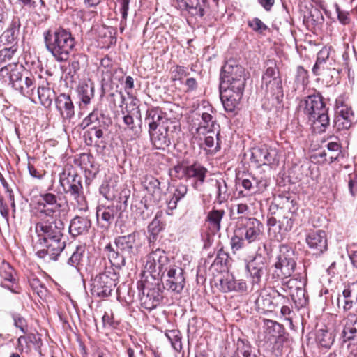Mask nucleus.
I'll return each mask as SVG.
<instances>
[{
    "label": "nucleus",
    "mask_w": 357,
    "mask_h": 357,
    "mask_svg": "<svg viewBox=\"0 0 357 357\" xmlns=\"http://www.w3.org/2000/svg\"><path fill=\"white\" fill-rule=\"evenodd\" d=\"M38 218L35 230L40 244L45 248L38 250L36 255L40 258L48 256L50 260L56 261L66 247L64 223L55 216Z\"/></svg>",
    "instance_id": "nucleus-1"
},
{
    "label": "nucleus",
    "mask_w": 357,
    "mask_h": 357,
    "mask_svg": "<svg viewBox=\"0 0 357 357\" xmlns=\"http://www.w3.org/2000/svg\"><path fill=\"white\" fill-rule=\"evenodd\" d=\"M0 81L30 99L37 87L34 75L17 62H12L0 68Z\"/></svg>",
    "instance_id": "nucleus-2"
},
{
    "label": "nucleus",
    "mask_w": 357,
    "mask_h": 357,
    "mask_svg": "<svg viewBox=\"0 0 357 357\" xmlns=\"http://www.w3.org/2000/svg\"><path fill=\"white\" fill-rule=\"evenodd\" d=\"M298 109L303 112L308 121L319 132H324L330 124L328 109L319 92H314L301 99L298 103Z\"/></svg>",
    "instance_id": "nucleus-3"
},
{
    "label": "nucleus",
    "mask_w": 357,
    "mask_h": 357,
    "mask_svg": "<svg viewBox=\"0 0 357 357\" xmlns=\"http://www.w3.org/2000/svg\"><path fill=\"white\" fill-rule=\"evenodd\" d=\"M45 47L58 62L66 61L75 47V39L71 33L64 29L44 33Z\"/></svg>",
    "instance_id": "nucleus-4"
},
{
    "label": "nucleus",
    "mask_w": 357,
    "mask_h": 357,
    "mask_svg": "<svg viewBox=\"0 0 357 357\" xmlns=\"http://www.w3.org/2000/svg\"><path fill=\"white\" fill-rule=\"evenodd\" d=\"M263 224L255 218L237 220L230 242L231 249L239 250L245 247L246 242L252 243L259 241L263 235Z\"/></svg>",
    "instance_id": "nucleus-5"
},
{
    "label": "nucleus",
    "mask_w": 357,
    "mask_h": 357,
    "mask_svg": "<svg viewBox=\"0 0 357 357\" xmlns=\"http://www.w3.org/2000/svg\"><path fill=\"white\" fill-rule=\"evenodd\" d=\"M265 88L266 96L272 98L275 103L282 102L284 97L282 81L276 64L269 61L262 75V88Z\"/></svg>",
    "instance_id": "nucleus-6"
},
{
    "label": "nucleus",
    "mask_w": 357,
    "mask_h": 357,
    "mask_svg": "<svg viewBox=\"0 0 357 357\" xmlns=\"http://www.w3.org/2000/svg\"><path fill=\"white\" fill-rule=\"evenodd\" d=\"M245 80V69L234 61H229L221 70L220 89L244 90Z\"/></svg>",
    "instance_id": "nucleus-7"
},
{
    "label": "nucleus",
    "mask_w": 357,
    "mask_h": 357,
    "mask_svg": "<svg viewBox=\"0 0 357 357\" xmlns=\"http://www.w3.org/2000/svg\"><path fill=\"white\" fill-rule=\"evenodd\" d=\"M296 266L294 250L288 245L282 244L279 248L273 277L278 280L287 279L292 275Z\"/></svg>",
    "instance_id": "nucleus-8"
},
{
    "label": "nucleus",
    "mask_w": 357,
    "mask_h": 357,
    "mask_svg": "<svg viewBox=\"0 0 357 357\" xmlns=\"http://www.w3.org/2000/svg\"><path fill=\"white\" fill-rule=\"evenodd\" d=\"M96 218L102 234L99 244L104 248L105 251L108 252V259L111 262L109 253L112 252V245L109 241V229L112 223V202H99L96 210Z\"/></svg>",
    "instance_id": "nucleus-9"
},
{
    "label": "nucleus",
    "mask_w": 357,
    "mask_h": 357,
    "mask_svg": "<svg viewBox=\"0 0 357 357\" xmlns=\"http://www.w3.org/2000/svg\"><path fill=\"white\" fill-rule=\"evenodd\" d=\"M35 209L37 218L60 217L62 213L63 215L66 213V210L59 202L57 196L47 192L40 194V199L36 203Z\"/></svg>",
    "instance_id": "nucleus-10"
},
{
    "label": "nucleus",
    "mask_w": 357,
    "mask_h": 357,
    "mask_svg": "<svg viewBox=\"0 0 357 357\" xmlns=\"http://www.w3.org/2000/svg\"><path fill=\"white\" fill-rule=\"evenodd\" d=\"M139 291H142L140 298L142 306L151 311L160 305L163 298L162 287L157 282L153 287H150L149 281L139 282L137 283Z\"/></svg>",
    "instance_id": "nucleus-11"
},
{
    "label": "nucleus",
    "mask_w": 357,
    "mask_h": 357,
    "mask_svg": "<svg viewBox=\"0 0 357 357\" xmlns=\"http://www.w3.org/2000/svg\"><path fill=\"white\" fill-rule=\"evenodd\" d=\"M172 264L166 252L163 250L157 248L147 255L145 268L152 277L158 275L165 278L167 268Z\"/></svg>",
    "instance_id": "nucleus-12"
},
{
    "label": "nucleus",
    "mask_w": 357,
    "mask_h": 357,
    "mask_svg": "<svg viewBox=\"0 0 357 357\" xmlns=\"http://www.w3.org/2000/svg\"><path fill=\"white\" fill-rule=\"evenodd\" d=\"M245 268L248 272L250 291H259L261 287L262 277L266 271L263 257L261 255L255 256L252 260L247 262Z\"/></svg>",
    "instance_id": "nucleus-13"
},
{
    "label": "nucleus",
    "mask_w": 357,
    "mask_h": 357,
    "mask_svg": "<svg viewBox=\"0 0 357 357\" xmlns=\"http://www.w3.org/2000/svg\"><path fill=\"white\" fill-rule=\"evenodd\" d=\"M192 121V127H195V134L200 138L202 135L205 136L207 133L218 132L220 129L215 118L208 111L198 109Z\"/></svg>",
    "instance_id": "nucleus-14"
},
{
    "label": "nucleus",
    "mask_w": 357,
    "mask_h": 357,
    "mask_svg": "<svg viewBox=\"0 0 357 357\" xmlns=\"http://www.w3.org/2000/svg\"><path fill=\"white\" fill-rule=\"evenodd\" d=\"M59 183L63 192L71 197L83 191L82 177L70 167H65L59 174Z\"/></svg>",
    "instance_id": "nucleus-15"
},
{
    "label": "nucleus",
    "mask_w": 357,
    "mask_h": 357,
    "mask_svg": "<svg viewBox=\"0 0 357 357\" xmlns=\"http://www.w3.org/2000/svg\"><path fill=\"white\" fill-rule=\"evenodd\" d=\"M279 160L278 151L274 147L263 144L252 150L251 161L259 166L275 167L278 165Z\"/></svg>",
    "instance_id": "nucleus-16"
},
{
    "label": "nucleus",
    "mask_w": 357,
    "mask_h": 357,
    "mask_svg": "<svg viewBox=\"0 0 357 357\" xmlns=\"http://www.w3.org/2000/svg\"><path fill=\"white\" fill-rule=\"evenodd\" d=\"M184 271L182 268L172 264L165 273V284L163 288L168 291L180 294L184 288L185 280L183 275Z\"/></svg>",
    "instance_id": "nucleus-17"
},
{
    "label": "nucleus",
    "mask_w": 357,
    "mask_h": 357,
    "mask_svg": "<svg viewBox=\"0 0 357 357\" xmlns=\"http://www.w3.org/2000/svg\"><path fill=\"white\" fill-rule=\"evenodd\" d=\"M336 117L335 126L338 130L349 129L354 120L351 107L347 103L343 96H339L335 105Z\"/></svg>",
    "instance_id": "nucleus-18"
},
{
    "label": "nucleus",
    "mask_w": 357,
    "mask_h": 357,
    "mask_svg": "<svg viewBox=\"0 0 357 357\" xmlns=\"http://www.w3.org/2000/svg\"><path fill=\"white\" fill-rule=\"evenodd\" d=\"M175 7L196 20L202 19L207 7L206 0H174Z\"/></svg>",
    "instance_id": "nucleus-19"
},
{
    "label": "nucleus",
    "mask_w": 357,
    "mask_h": 357,
    "mask_svg": "<svg viewBox=\"0 0 357 357\" xmlns=\"http://www.w3.org/2000/svg\"><path fill=\"white\" fill-rule=\"evenodd\" d=\"M305 242L312 255L319 256L328 248L326 232L323 230H313L306 235Z\"/></svg>",
    "instance_id": "nucleus-20"
},
{
    "label": "nucleus",
    "mask_w": 357,
    "mask_h": 357,
    "mask_svg": "<svg viewBox=\"0 0 357 357\" xmlns=\"http://www.w3.org/2000/svg\"><path fill=\"white\" fill-rule=\"evenodd\" d=\"M241 185L246 192L244 193L243 191H240L238 195L245 197L264 192L268 186V181L262 176H255L250 175L248 178L242 179Z\"/></svg>",
    "instance_id": "nucleus-21"
},
{
    "label": "nucleus",
    "mask_w": 357,
    "mask_h": 357,
    "mask_svg": "<svg viewBox=\"0 0 357 357\" xmlns=\"http://www.w3.org/2000/svg\"><path fill=\"white\" fill-rule=\"evenodd\" d=\"M110 272L105 271L96 277L91 289V294L100 298L108 297L112 293V278Z\"/></svg>",
    "instance_id": "nucleus-22"
},
{
    "label": "nucleus",
    "mask_w": 357,
    "mask_h": 357,
    "mask_svg": "<svg viewBox=\"0 0 357 357\" xmlns=\"http://www.w3.org/2000/svg\"><path fill=\"white\" fill-rule=\"evenodd\" d=\"M244 90L220 89L222 103L227 112H234L242 98Z\"/></svg>",
    "instance_id": "nucleus-23"
},
{
    "label": "nucleus",
    "mask_w": 357,
    "mask_h": 357,
    "mask_svg": "<svg viewBox=\"0 0 357 357\" xmlns=\"http://www.w3.org/2000/svg\"><path fill=\"white\" fill-rule=\"evenodd\" d=\"M98 70L101 73L100 82L102 93H109L112 96V59L109 55L101 59Z\"/></svg>",
    "instance_id": "nucleus-24"
},
{
    "label": "nucleus",
    "mask_w": 357,
    "mask_h": 357,
    "mask_svg": "<svg viewBox=\"0 0 357 357\" xmlns=\"http://www.w3.org/2000/svg\"><path fill=\"white\" fill-rule=\"evenodd\" d=\"M100 118L101 119L98 118L97 112H93L83 120L82 123L84 124L85 126H88L96 121H99L100 128L95 132L96 137L98 139L109 138L112 132L110 129L112 121L110 119H107L105 121V118L103 115H101Z\"/></svg>",
    "instance_id": "nucleus-25"
},
{
    "label": "nucleus",
    "mask_w": 357,
    "mask_h": 357,
    "mask_svg": "<svg viewBox=\"0 0 357 357\" xmlns=\"http://www.w3.org/2000/svg\"><path fill=\"white\" fill-rule=\"evenodd\" d=\"M145 121L149 125V130H154L171 124L166 115L157 107L147 110Z\"/></svg>",
    "instance_id": "nucleus-26"
},
{
    "label": "nucleus",
    "mask_w": 357,
    "mask_h": 357,
    "mask_svg": "<svg viewBox=\"0 0 357 357\" xmlns=\"http://www.w3.org/2000/svg\"><path fill=\"white\" fill-rule=\"evenodd\" d=\"M169 126L162 127L154 130H149L153 146L159 150H165L171 144V135Z\"/></svg>",
    "instance_id": "nucleus-27"
},
{
    "label": "nucleus",
    "mask_w": 357,
    "mask_h": 357,
    "mask_svg": "<svg viewBox=\"0 0 357 357\" xmlns=\"http://www.w3.org/2000/svg\"><path fill=\"white\" fill-rule=\"evenodd\" d=\"M74 162L84 171L86 180L94 178L98 172V168L94 162V158L89 153H84L79 155L74 159Z\"/></svg>",
    "instance_id": "nucleus-28"
},
{
    "label": "nucleus",
    "mask_w": 357,
    "mask_h": 357,
    "mask_svg": "<svg viewBox=\"0 0 357 357\" xmlns=\"http://www.w3.org/2000/svg\"><path fill=\"white\" fill-rule=\"evenodd\" d=\"M220 285L223 292L234 291L243 293L248 289V284L244 280H236L232 275L228 273L220 280Z\"/></svg>",
    "instance_id": "nucleus-29"
},
{
    "label": "nucleus",
    "mask_w": 357,
    "mask_h": 357,
    "mask_svg": "<svg viewBox=\"0 0 357 357\" xmlns=\"http://www.w3.org/2000/svg\"><path fill=\"white\" fill-rule=\"evenodd\" d=\"M55 105L63 119H70L74 116V105L69 95L61 93L55 99Z\"/></svg>",
    "instance_id": "nucleus-30"
},
{
    "label": "nucleus",
    "mask_w": 357,
    "mask_h": 357,
    "mask_svg": "<svg viewBox=\"0 0 357 357\" xmlns=\"http://www.w3.org/2000/svg\"><path fill=\"white\" fill-rule=\"evenodd\" d=\"M208 170L199 163L195 162L190 165H187L186 179L194 178L193 187L198 190L205 181Z\"/></svg>",
    "instance_id": "nucleus-31"
},
{
    "label": "nucleus",
    "mask_w": 357,
    "mask_h": 357,
    "mask_svg": "<svg viewBox=\"0 0 357 357\" xmlns=\"http://www.w3.org/2000/svg\"><path fill=\"white\" fill-rule=\"evenodd\" d=\"M20 27V20L18 18L13 19L9 27L0 36V44L3 46L17 45Z\"/></svg>",
    "instance_id": "nucleus-32"
},
{
    "label": "nucleus",
    "mask_w": 357,
    "mask_h": 357,
    "mask_svg": "<svg viewBox=\"0 0 357 357\" xmlns=\"http://www.w3.org/2000/svg\"><path fill=\"white\" fill-rule=\"evenodd\" d=\"M91 226V220L86 217L75 216L69 225V233L72 236H77L88 232Z\"/></svg>",
    "instance_id": "nucleus-33"
},
{
    "label": "nucleus",
    "mask_w": 357,
    "mask_h": 357,
    "mask_svg": "<svg viewBox=\"0 0 357 357\" xmlns=\"http://www.w3.org/2000/svg\"><path fill=\"white\" fill-rule=\"evenodd\" d=\"M294 223L293 213H288L278 220V231H274V239L277 241H282L287 233L293 228Z\"/></svg>",
    "instance_id": "nucleus-34"
},
{
    "label": "nucleus",
    "mask_w": 357,
    "mask_h": 357,
    "mask_svg": "<svg viewBox=\"0 0 357 357\" xmlns=\"http://www.w3.org/2000/svg\"><path fill=\"white\" fill-rule=\"evenodd\" d=\"M343 302V309L347 311L352 308L354 304L357 303V286L354 284L348 286L342 292V298H337L338 305Z\"/></svg>",
    "instance_id": "nucleus-35"
},
{
    "label": "nucleus",
    "mask_w": 357,
    "mask_h": 357,
    "mask_svg": "<svg viewBox=\"0 0 357 357\" xmlns=\"http://www.w3.org/2000/svg\"><path fill=\"white\" fill-rule=\"evenodd\" d=\"M356 337H357V315L349 314L345 319L342 331L343 341H349Z\"/></svg>",
    "instance_id": "nucleus-36"
},
{
    "label": "nucleus",
    "mask_w": 357,
    "mask_h": 357,
    "mask_svg": "<svg viewBox=\"0 0 357 357\" xmlns=\"http://www.w3.org/2000/svg\"><path fill=\"white\" fill-rule=\"evenodd\" d=\"M188 188L185 184L178 183L174 187L173 191L171 192L169 199L167 200V207L169 210L176 208L178 202L183 199L187 195Z\"/></svg>",
    "instance_id": "nucleus-37"
},
{
    "label": "nucleus",
    "mask_w": 357,
    "mask_h": 357,
    "mask_svg": "<svg viewBox=\"0 0 357 357\" xmlns=\"http://www.w3.org/2000/svg\"><path fill=\"white\" fill-rule=\"evenodd\" d=\"M77 92L81 102L86 105L94 97V84L91 80L82 82L77 88Z\"/></svg>",
    "instance_id": "nucleus-38"
},
{
    "label": "nucleus",
    "mask_w": 357,
    "mask_h": 357,
    "mask_svg": "<svg viewBox=\"0 0 357 357\" xmlns=\"http://www.w3.org/2000/svg\"><path fill=\"white\" fill-rule=\"evenodd\" d=\"M37 93L40 104L45 108H50L56 98L54 89L48 86H38Z\"/></svg>",
    "instance_id": "nucleus-39"
},
{
    "label": "nucleus",
    "mask_w": 357,
    "mask_h": 357,
    "mask_svg": "<svg viewBox=\"0 0 357 357\" xmlns=\"http://www.w3.org/2000/svg\"><path fill=\"white\" fill-rule=\"evenodd\" d=\"M225 213L224 210L215 208L208 212L206 221L209 223L210 228L213 233L220 231L221 221Z\"/></svg>",
    "instance_id": "nucleus-40"
},
{
    "label": "nucleus",
    "mask_w": 357,
    "mask_h": 357,
    "mask_svg": "<svg viewBox=\"0 0 357 357\" xmlns=\"http://www.w3.org/2000/svg\"><path fill=\"white\" fill-rule=\"evenodd\" d=\"M135 233L116 238L115 244L117 249L123 252L130 253L135 243Z\"/></svg>",
    "instance_id": "nucleus-41"
},
{
    "label": "nucleus",
    "mask_w": 357,
    "mask_h": 357,
    "mask_svg": "<svg viewBox=\"0 0 357 357\" xmlns=\"http://www.w3.org/2000/svg\"><path fill=\"white\" fill-rule=\"evenodd\" d=\"M335 336L326 329H319L317 332L316 340L320 347L329 349L334 342Z\"/></svg>",
    "instance_id": "nucleus-42"
},
{
    "label": "nucleus",
    "mask_w": 357,
    "mask_h": 357,
    "mask_svg": "<svg viewBox=\"0 0 357 357\" xmlns=\"http://www.w3.org/2000/svg\"><path fill=\"white\" fill-rule=\"evenodd\" d=\"M216 198L215 201L221 204L227 201L230 197L227 183L225 180H217L215 182Z\"/></svg>",
    "instance_id": "nucleus-43"
},
{
    "label": "nucleus",
    "mask_w": 357,
    "mask_h": 357,
    "mask_svg": "<svg viewBox=\"0 0 357 357\" xmlns=\"http://www.w3.org/2000/svg\"><path fill=\"white\" fill-rule=\"evenodd\" d=\"M273 300L276 301V304H281L282 306L280 309V314L282 318L285 320L292 321L291 314L294 313L291 308L285 304L289 301L288 298L282 296L280 293L277 292L275 296H273Z\"/></svg>",
    "instance_id": "nucleus-44"
},
{
    "label": "nucleus",
    "mask_w": 357,
    "mask_h": 357,
    "mask_svg": "<svg viewBox=\"0 0 357 357\" xmlns=\"http://www.w3.org/2000/svg\"><path fill=\"white\" fill-rule=\"evenodd\" d=\"M329 57V51L327 48H322L318 53L315 64L312 68V72L315 75H319L321 71L324 70L326 63Z\"/></svg>",
    "instance_id": "nucleus-45"
},
{
    "label": "nucleus",
    "mask_w": 357,
    "mask_h": 357,
    "mask_svg": "<svg viewBox=\"0 0 357 357\" xmlns=\"http://www.w3.org/2000/svg\"><path fill=\"white\" fill-rule=\"evenodd\" d=\"M144 188L152 195H160L162 190L160 188V182L153 176H146L142 181Z\"/></svg>",
    "instance_id": "nucleus-46"
},
{
    "label": "nucleus",
    "mask_w": 357,
    "mask_h": 357,
    "mask_svg": "<svg viewBox=\"0 0 357 357\" xmlns=\"http://www.w3.org/2000/svg\"><path fill=\"white\" fill-rule=\"evenodd\" d=\"M86 252L85 245H79L76 247L75 250L73 252L70 257L68 260V264L79 271V266L82 261Z\"/></svg>",
    "instance_id": "nucleus-47"
},
{
    "label": "nucleus",
    "mask_w": 357,
    "mask_h": 357,
    "mask_svg": "<svg viewBox=\"0 0 357 357\" xmlns=\"http://www.w3.org/2000/svg\"><path fill=\"white\" fill-rule=\"evenodd\" d=\"M18 50V45L14 44L9 47H5L0 50V66L3 67L13 59Z\"/></svg>",
    "instance_id": "nucleus-48"
},
{
    "label": "nucleus",
    "mask_w": 357,
    "mask_h": 357,
    "mask_svg": "<svg viewBox=\"0 0 357 357\" xmlns=\"http://www.w3.org/2000/svg\"><path fill=\"white\" fill-rule=\"evenodd\" d=\"M291 296L298 308L305 307L307 303L306 291L302 287H295L294 291L291 292Z\"/></svg>",
    "instance_id": "nucleus-49"
},
{
    "label": "nucleus",
    "mask_w": 357,
    "mask_h": 357,
    "mask_svg": "<svg viewBox=\"0 0 357 357\" xmlns=\"http://www.w3.org/2000/svg\"><path fill=\"white\" fill-rule=\"evenodd\" d=\"M265 333L271 337H276L280 335L282 326L271 319H264Z\"/></svg>",
    "instance_id": "nucleus-50"
},
{
    "label": "nucleus",
    "mask_w": 357,
    "mask_h": 357,
    "mask_svg": "<svg viewBox=\"0 0 357 357\" xmlns=\"http://www.w3.org/2000/svg\"><path fill=\"white\" fill-rule=\"evenodd\" d=\"M29 284L32 290L40 298H45L47 294V289L45 284L36 277H31L29 280Z\"/></svg>",
    "instance_id": "nucleus-51"
},
{
    "label": "nucleus",
    "mask_w": 357,
    "mask_h": 357,
    "mask_svg": "<svg viewBox=\"0 0 357 357\" xmlns=\"http://www.w3.org/2000/svg\"><path fill=\"white\" fill-rule=\"evenodd\" d=\"M165 336L171 342L172 347L176 351H180L182 348L181 333L178 330H167Z\"/></svg>",
    "instance_id": "nucleus-52"
},
{
    "label": "nucleus",
    "mask_w": 357,
    "mask_h": 357,
    "mask_svg": "<svg viewBox=\"0 0 357 357\" xmlns=\"http://www.w3.org/2000/svg\"><path fill=\"white\" fill-rule=\"evenodd\" d=\"M204 137V144L206 147L204 148L206 149L207 148L211 149L214 146L215 144V137H216V144L213 149H210L209 151L211 152V153H215L217 151H218L220 149V145L219 143V130L218 132H215L213 133H207L205 135Z\"/></svg>",
    "instance_id": "nucleus-53"
},
{
    "label": "nucleus",
    "mask_w": 357,
    "mask_h": 357,
    "mask_svg": "<svg viewBox=\"0 0 357 357\" xmlns=\"http://www.w3.org/2000/svg\"><path fill=\"white\" fill-rule=\"evenodd\" d=\"M171 74L173 81H181L184 77H188L190 73L187 68L177 65L172 68Z\"/></svg>",
    "instance_id": "nucleus-54"
},
{
    "label": "nucleus",
    "mask_w": 357,
    "mask_h": 357,
    "mask_svg": "<svg viewBox=\"0 0 357 357\" xmlns=\"http://www.w3.org/2000/svg\"><path fill=\"white\" fill-rule=\"evenodd\" d=\"M110 178L105 180L99 188L100 194L103 196V199H100L99 202H111Z\"/></svg>",
    "instance_id": "nucleus-55"
},
{
    "label": "nucleus",
    "mask_w": 357,
    "mask_h": 357,
    "mask_svg": "<svg viewBox=\"0 0 357 357\" xmlns=\"http://www.w3.org/2000/svg\"><path fill=\"white\" fill-rule=\"evenodd\" d=\"M236 214L238 215L236 218H234L236 221L241 218H252L249 217L251 215V210L250 207L245 203H238L236 205Z\"/></svg>",
    "instance_id": "nucleus-56"
},
{
    "label": "nucleus",
    "mask_w": 357,
    "mask_h": 357,
    "mask_svg": "<svg viewBox=\"0 0 357 357\" xmlns=\"http://www.w3.org/2000/svg\"><path fill=\"white\" fill-rule=\"evenodd\" d=\"M236 352L238 355H242L243 357H249L251 353V346L248 341L239 339L236 344Z\"/></svg>",
    "instance_id": "nucleus-57"
},
{
    "label": "nucleus",
    "mask_w": 357,
    "mask_h": 357,
    "mask_svg": "<svg viewBox=\"0 0 357 357\" xmlns=\"http://www.w3.org/2000/svg\"><path fill=\"white\" fill-rule=\"evenodd\" d=\"M12 317L15 326L18 328L24 334L26 333L28 331L26 320L20 314H13Z\"/></svg>",
    "instance_id": "nucleus-58"
},
{
    "label": "nucleus",
    "mask_w": 357,
    "mask_h": 357,
    "mask_svg": "<svg viewBox=\"0 0 357 357\" xmlns=\"http://www.w3.org/2000/svg\"><path fill=\"white\" fill-rule=\"evenodd\" d=\"M72 198L76 202V207L79 211L85 212L88 210V204L83 191L73 196Z\"/></svg>",
    "instance_id": "nucleus-59"
},
{
    "label": "nucleus",
    "mask_w": 357,
    "mask_h": 357,
    "mask_svg": "<svg viewBox=\"0 0 357 357\" xmlns=\"http://www.w3.org/2000/svg\"><path fill=\"white\" fill-rule=\"evenodd\" d=\"M295 81L298 84L302 85H306L308 82V73L307 71L304 69L302 66H298L296 69V73L295 75Z\"/></svg>",
    "instance_id": "nucleus-60"
},
{
    "label": "nucleus",
    "mask_w": 357,
    "mask_h": 357,
    "mask_svg": "<svg viewBox=\"0 0 357 357\" xmlns=\"http://www.w3.org/2000/svg\"><path fill=\"white\" fill-rule=\"evenodd\" d=\"M13 269L9 264H3L1 268L0 275L5 280L13 282L14 280Z\"/></svg>",
    "instance_id": "nucleus-61"
},
{
    "label": "nucleus",
    "mask_w": 357,
    "mask_h": 357,
    "mask_svg": "<svg viewBox=\"0 0 357 357\" xmlns=\"http://www.w3.org/2000/svg\"><path fill=\"white\" fill-rule=\"evenodd\" d=\"M248 26L255 31L262 32L268 29V26L259 18L255 17L248 22Z\"/></svg>",
    "instance_id": "nucleus-62"
},
{
    "label": "nucleus",
    "mask_w": 357,
    "mask_h": 357,
    "mask_svg": "<svg viewBox=\"0 0 357 357\" xmlns=\"http://www.w3.org/2000/svg\"><path fill=\"white\" fill-rule=\"evenodd\" d=\"M334 7L335 8V11L340 23L342 24H348L350 22L349 12L341 10L337 3L334 4Z\"/></svg>",
    "instance_id": "nucleus-63"
},
{
    "label": "nucleus",
    "mask_w": 357,
    "mask_h": 357,
    "mask_svg": "<svg viewBox=\"0 0 357 357\" xmlns=\"http://www.w3.org/2000/svg\"><path fill=\"white\" fill-rule=\"evenodd\" d=\"M348 187L352 197L357 194V173L354 175H349Z\"/></svg>",
    "instance_id": "nucleus-64"
}]
</instances>
